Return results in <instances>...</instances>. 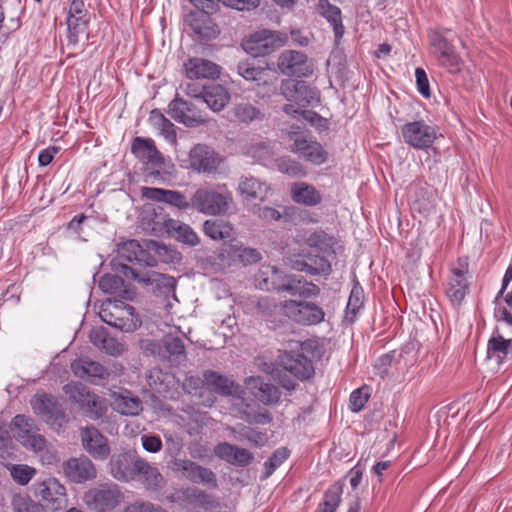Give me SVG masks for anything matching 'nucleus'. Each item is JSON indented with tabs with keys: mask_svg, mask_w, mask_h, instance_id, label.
<instances>
[{
	"mask_svg": "<svg viewBox=\"0 0 512 512\" xmlns=\"http://www.w3.org/2000/svg\"><path fill=\"white\" fill-rule=\"evenodd\" d=\"M214 454L234 466H248L254 459L253 454L245 449L228 442H221L214 448Z\"/></svg>",
	"mask_w": 512,
	"mask_h": 512,
	"instance_id": "b1692460",
	"label": "nucleus"
},
{
	"mask_svg": "<svg viewBox=\"0 0 512 512\" xmlns=\"http://www.w3.org/2000/svg\"><path fill=\"white\" fill-rule=\"evenodd\" d=\"M203 231L206 236L213 240H225L233 235L232 226L220 219H209L203 224Z\"/></svg>",
	"mask_w": 512,
	"mask_h": 512,
	"instance_id": "49530a36",
	"label": "nucleus"
},
{
	"mask_svg": "<svg viewBox=\"0 0 512 512\" xmlns=\"http://www.w3.org/2000/svg\"><path fill=\"white\" fill-rule=\"evenodd\" d=\"M173 218L165 213L163 208L153 209L146 211L142 217V226L146 231H149L156 236L168 235L171 228H173Z\"/></svg>",
	"mask_w": 512,
	"mask_h": 512,
	"instance_id": "5701e85b",
	"label": "nucleus"
},
{
	"mask_svg": "<svg viewBox=\"0 0 512 512\" xmlns=\"http://www.w3.org/2000/svg\"><path fill=\"white\" fill-rule=\"evenodd\" d=\"M293 151L314 165H321L327 160V152L322 145L305 137H296L294 139Z\"/></svg>",
	"mask_w": 512,
	"mask_h": 512,
	"instance_id": "cd10ccee",
	"label": "nucleus"
},
{
	"mask_svg": "<svg viewBox=\"0 0 512 512\" xmlns=\"http://www.w3.org/2000/svg\"><path fill=\"white\" fill-rule=\"evenodd\" d=\"M245 385L254 398L264 405H275L280 400L279 389L275 385L265 382L260 376L248 377L245 380Z\"/></svg>",
	"mask_w": 512,
	"mask_h": 512,
	"instance_id": "6ab92c4d",
	"label": "nucleus"
},
{
	"mask_svg": "<svg viewBox=\"0 0 512 512\" xmlns=\"http://www.w3.org/2000/svg\"><path fill=\"white\" fill-rule=\"evenodd\" d=\"M203 377L205 383L220 395L236 398H242L244 395L242 387L229 377L214 371H205Z\"/></svg>",
	"mask_w": 512,
	"mask_h": 512,
	"instance_id": "bb28decb",
	"label": "nucleus"
},
{
	"mask_svg": "<svg viewBox=\"0 0 512 512\" xmlns=\"http://www.w3.org/2000/svg\"><path fill=\"white\" fill-rule=\"evenodd\" d=\"M209 14L204 12L189 15L188 24L199 40H211L219 35V29Z\"/></svg>",
	"mask_w": 512,
	"mask_h": 512,
	"instance_id": "473e14b6",
	"label": "nucleus"
},
{
	"mask_svg": "<svg viewBox=\"0 0 512 512\" xmlns=\"http://www.w3.org/2000/svg\"><path fill=\"white\" fill-rule=\"evenodd\" d=\"M277 167L280 172L291 177H303L306 175L304 167L297 161L290 158H281L277 161Z\"/></svg>",
	"mask_w": 512,
	"mask_h": 512,
	"instance_id": "864d4df0",
	"label": "nucleus"
},
{
	"mask_svg": "<svg viewBox=\"0 0 512 512\" xmlns=\"http://www.w3.org/2000/svg\"><path fill=\"white\" fill-rule=\"evenodd\" d=\"M281 95L300 107H307L319 101L318 91L302 80H283L280 85Z\"/></svg>",
	"mask_w": 512,
	"mask_h": 512,
	"instance_id": "9d476101",
	"label": "nucleus"
},
{
	"mask_svg": "<svg viewBox=\"0 0 512 512\" xmlns=\"http://www.w3.org/2000/svg\"><path fill=\"white\" fill-rule=\"evenodd\" d=\"M415 77L419 93L426 98L430 97L429 81L426 72L422 68H416Z\"/></svg>",
	"mask_w": 512,
	"mask_h": 512,
	"instance_id": "69168bd1",
	"label": "nucleus"
},
{
	"mask_svg": "<svg viewBox=\"0 0 512 512\" xmlns=\"http://www.w3.org/2000/svg\"><path fill=\"white\" fill-rule=\"evenodd\" d=\"M255 213L260 219L266 222L279 221L282 218L280 211L268 206L257 207Z\"/></svg>",
	"mask_w": 512,
	"mask_h": 512,
	"instance_id": "0e129e2a",
	"label": "nucleus"
},
{
	"mask_svg": "<svg viewBox=\"0 0 512 512\" xmlns=\"http://www.w3.org/2000/svg\"><path fill=\"white\" fill-rule=\"evenodd\" d=\"M280 365L299 379H308L313 373L311 361L301 353L285 352L280 357Z\"/></svg>",
	"mask_w": 512,
	"mask_h": 512,
	"instance_id": "393cba45",
	"label": "nucleus"
},
{
	"mask_svg": "<svg viewBox=\"0 0 512 512\" xmlns=\"http://www.w3.org/2000/svg\"><path fill=\"white\" fill-rule=\"evenodd\" d=\"M63 390L72 402L79 405L83 414L88 418L98 420L105 415L107 406L104 400L90 393L84 385L80 383H69L63 387Z\"/></svg>",
	"mask_w": 512,
	"mask_h": 512,
	"instance_id": "39448f33",
	"label": "nucleus"
},
{
	"mask_svg": "<svg viewBox=\"0 0 512 512\" xmlns=\"http://www.w3.org/2000/svg\"><path fill=\"white\" fill-rule=\"evenodd\" d=\"M292 200L304 206H316L321 203L320 192L311 184L306 182H295L291 185Z\"/></svg>",
	"mask_w": 512,
	"mask_h": 512,
	"instance_id": "4c0bfd02",
	"label": "nucleus"
},
{
	"mask_svg": "<svg viewBox=\"0 0 512 512\" xmlns=\"http://www.w3.org/2000/svg\"><path fill=\"white\" fill-rule=\"evenodd\" d=\"M34 412L51 426L61 427L65 422V413L57 399L50 395H36L31 400Z\"/></svg>",
	"mask_w": 512,
	"mask_h": 512,
	"instance_id": "4468645a",
	"label": "nucleus"
},
{
	"mask_svg": "<svg viewBox=\"0 0 512 512\" xmlns=\"http://www.w3.org/2000/svg\"><path fill=\"white\" fill-rule=\"evenodd\" d=\"M308 265H309V274L310 275H319V274H329L331 271L330 262L322 256L314 255L308 256Z\"/></svg>",
	"mask_w": 512,
	"mask_h": 512,
	"instance_id": "6e6d98bb",
	"label": "nucleus"
},
{
	"mask_svg": "<svg viewBox=\"0 0 512 512\" xmlns=\"http://www.w3.org/2000/svg\"><path fill=\"white\" fill-rule=\"evenodd\" d=\"M11 506L14 512H40L28 496L16 494L12 498Z\"/></svg>",
	"mask_w": 512,
	"mask_h": 512,
	"instance_id": "13d9d810",
	"label": "nucleus"
},
{
	"mask_svg": "<svg viewBox=\"0 0 512 512\" xmlns=\"http://www.w3.org/2000/svg\"><path fill=\"white\" fill-rule=\"evenodd\" d=\"M197 102L186 101L178 95L169 103L168 114L175 121L187 127H197L206 123V115L198 108Z\"/></svg>",
	"mask_w": 512,
	"mask_h": 512,
	"instance_id": "6e6552de",
	"label": "nucleus"
},
{
	"mask_svg": "<svg viewBox=\"0 0 512 512\" xmlns=\"http://www.w3.org/2000/svg\"><path fill=\"white\" fill-rule=\"evenodd\" d=\"M71 369L77 377L90 381L104 379L108 376V372L103 365L87 357L75 360L71 364Z\"/></svg>",
	"mask_w": 512,
	"mask_h": 512,
	"instance_id": "72a5a7b5",
	"label": "nucleus"
},
{
	"mask_svg": "<svg viewBox=\"0 0 512 512\" xmlns=\"http://www.w3.org/2000/svg\"><path fill=\"white\" fill-rule=\"evenodd\" d=\"M184 70L189 80L215 79L220 74V67L203 58H190L184 63Z\"/></svg>",
	"mask_w": 512,
	"mask_h": 512,
	"instance_id": "c85d7f7f",
	"label": "nucleus"
},
{
	"mask_svg": "<svg viewBox=\"0 0 512 512\" xmlns=\"http://www.w3.org/2000/svg\"><path fill=\"white\" fill-rule=\"evenodd\" d=\"M229 191H219L211 188H199L191 198L192 207L206 215L225 214L232 203Z\"/></svg>",
	"mask_w": 512,
	"mask_h": 512,
	"instance_id": "20e7f679",
	"label": "nucleus"
},
{
	"mask_svg": "<svg viewBox=\"0 0 512 512\" xmlns=\"http://www.w3.org/2000/svg\"><path fill=\"white\" fill-rule=\"evenodd\" d=\"M363 306V290L360 287H354L351 290L347 303V313L356 315Z\"/></svg>",
	"mask_w": 512,
	"mask_h": 512,
	"instance_id": "e2e57ef3",
	"label": "nucleus"
},
{
	"mask_svg": "<svg viewBox=\"0 0 512 512\" xmlns=\"http://www.w3.org/2000/svg\"><path fill=\"white\" fill-rule=\"evenodd\" d=\"M289 451L282 447L274 451L268 461L265 462V478H268L272 473L288 458Z\"/></svg>",
	"mask_w": 512,
	"mask_h": 512,
	"instance_id": "5fc2aeb1",
	"label": "nucleus"
},
{
	"mask_svg": "<svg viewBox=\"0 0 512 512\" xmlns=\"http://www.w3.org/2000/svg\"><path fill=\"white\" fill-rule=\"evenodd\" d=\"M230 94L222 85L207 86L201 104H206L212 111H221L229 102Z\"/></svg>",
	"mask_w": 512,
	"mask_h": 512,
	"instance_id": "79ce46f5",
	"label": "nucleus"
},
{
	"mask_svg": "<svg viewBox=\"0 0 512 512\" xmlns=\"http://www.w3.org/2000/svg\"><path fill=\"white\" fill-rule=\"evenodd\" d=\"M190 167L197 172H212L219 164L216 153L208 146L197 144L189 153Z\"/></svg>",
	"mask_w": 512,
	"mask_h": 512,
	"instance_id": "4be33fe9",
	"label": "nucleus"
},
{
	"mask_svg": "<svg viewBox=\"0 0 512 512\" xmlns=\"http://www.w3.org/2000/svg\"><path fill=\"white\" fill-rule=\"evenodd\" d=\"M277 68L283 75L292 77H308L313 74L314 67L308 57L296 50H285L277 59Z\"/></svg>",
	"mask_w": 512,
	"mask_h": 512,
	"instance_id": "1a4fd4ad",
	"label": "nucleus"
},
{
	"mask_svg": "<svg viewBox=\"0 0 512 512\" xmlns=\"http://www.w3.org/2000/svg\"><path fill=\"white\" fill-rule=\"evenodd\" d=\"M365 390V388H358L351 393L349 407L353 412H359L368 401L369 394Z\"/></svg>",
	"mask_w": 512,
	"mask_h": 512,
	"instance_id": "680f3d73",
	"label": "nucleus"
},
{
	"mask_svg": "<svg viewBox=\"0 0 512 512\" xmlns=\"http://www.w3.org/2000/svg\"><path fill=\"white\" fill-rule=\"evenodd\" d=\"M244 305L249 313L258 314L262 317H270L277 309L279 310V305L276 304L274 299L267 296L249 297Z\"/></svg>",
	"mask_w": 512,
	"mask_h": 512,
	"instance_id": "c03bdc74",
	"label": "nucleus"
},
{
	"mask_svg": "<svg viewBox=\"0 0 512 512\" xmlns=\"http://www.w3.org/2000/svg\"><path fill=\"white\" fill-rule=\"evenodd\" d=\"M131 151L143 163L146 180L165 181L173 176L174 164L159 152L151 138H134Z\"/></svg>",
	"mask_w": 512,
	"mask_h": 512,
	"instance_id": "f257e3e1",
	"label": "nucleus"
},
{
	"mask_svg": "<svg viewBox=\"0 0 512 512\" xmlns=\"http://www.w3.org/2000/svg\"><path fill=\"white\" fill-rule=\"evenodd\" d=\"M84 450L96 460H106L111 452L109 440L96 427L89 425L80 429Z\"/></svg>",
	"mask_w": 512,
	"mask_h": 512,
	"instance_id": "ddd939ff",
	"label": "nucleus"
},
{
	"mask_svg": "<svg viewBox=\"0 0 512 512\" xmlns=\"http://www.w3.org/2000/svg\"><path fill=\"white\" fill-rule=\"evenodd\" d=\"M207 86H199L192 82L183 83L181 88L183 91L190 97H192L195 102L201 103L203 99V93Z\"/></svg>",
	"mask_w": 512,
	"mask_h": 512,
	"instance_id": "774afa93",
	"label": "nucleus"
},
{
	"mask_svg": "<svg viewBox=\"0 0 512 512\" xmlns=\"http://www.w3.org/2000/svg\"><path fill=\"white\" fill-rule=\"evenodd\" d=\"M319 8L320 14L332 25L335 37L340 39L344 34L341 10L337 6L330 4L328 0H320Z\"/></svg>",
	"mask_w": 512,
	"mask_h": 512,
	"instance_id": "a18cd8bd",
	"label": "nucleus"
},
{
	"mask_svg": "<svg viewBox=\"0 0 512 512\" xmlns=\"http://www.w3.org/2000/svg\"><path fill=\"white\" fill-rule=\"evenodd\" d=\"M122 494L116 484H101L89 489L83 496L88 509L95 512L113 510L121 502Z\"/></svg>",
	"mask_w": 512,
	"mask_h": 512,
	"instance_id": "0eeeda50",
	"label": "nucleus"
},
{
	"mask_svg": "<svg viewBox=\"0 0 512 512\" xmlns=\"http://www.w3.org/2000/svg\"><path fill=\"white\" fill-rule=\"evenodd\" d=\"M123 345L119 343L115 338L110 337L108 334L103 340V346L101 348V351L112 355L117 356L120 355L123 352Z\"/></svg>",
	"mask_w": 512,
	"mask_h": 512,
	"instance_id": "338daca9",
	"label": "nucleus"
},
{
	"mask_svg": "<svg viewBox=\"0 0 512 512\" xmlns=\"http://www.w3.org/2000/svg\"><path fill=\"white\" fill-rule=\"evenodd\" d=\"M279 311L291 321L304 325H317L324 321L325 312L314 302L285 300L279 304Z\"/></svg>",
	"mask_w": 512,
	"mask_h": 512,
	"instance_id": "423d86ee",
	"label": "nucleus"
},
{
	"mask_svg": "<svg viewBox=\"0 0 512 512\" xmlns=\"http://www.w3.org/2000/svg\"><path fill=\"white\" fill-rule=\"evenodd\" d=\"M269 191V186L253 176H243L238 183V192L249 200H264Z\"/></svg>",
	"mask_w": 512,
	"mask_h": 512,
	"instance_id": "ea45409f",
	"label": "nucleus"
},
{
	"mask_svg": "<svg viewBox=\"0 0 512 512\" xmlns=\"http://www.w3.org/2000/svg\"><path fill=\"white\" fill-rule=\"evenodd\" d=\"M98 286L104 293L117 295L125 300H133L135 297V290L126 286L124 280L115 274L103 275L98 282Z\"/></svg>",
	"mask_w": 512,
	"mask_h": 512,
	"instance_id": "c9c22d12",
	"label": "nucleus"
},
{
	"mask_svg": "<svg viewBox=\"0 0 512 512\" xmlns=\"http://www.w3.org/2000/svg\"><path fill=\"white\" fill-rule=\"evenodd\" d=\"M165 351L176 359L185 356V346L178 337L166 336L162 340Z\"/></svg>",
	"mask_w": 512,
	"mask_h": 512,
	"instance_id": "4d7b16f0",
	"label": "nucleus"
},
{
	"mask_svg": "<svg viewBox=\"0 0 512 512\" xmlns=\"http://www.w3.org/2000/svg\"><path fill=\"white\" fill-rule=\"evenodd\" d=\"M142 196L146 199L169 204L179 210H187L192 206L186 196L180 191L155 187H143Z\"/></svg>",
	"mask_w": 512,
	"mask_h": 512,
	"instance_id": "aec40b11",
	"label": "nucleus"
},
{
	"mask_svg": "<svg viewBox=\"0 0 512 512\" xmlns=\"http://www.w3.org/2000/svg\"><path fill=\"white\" fill-rule=\"evenodd\" d=\"M172 226L173 228H171L167 236L173 237L189 246H196L199 244L200 239L198 235L189 225L174 219Z\"/></svg>",
	"mask_w": 512,
	"mask_h": 512,
	"instance_id": "de8ad7c7",
	"label": "nucleus"
},
{
	"mask_svg": "<svg viewBox=\"0 0 512 512\" xmlns=\"http://www.w3.org/2000/svg\"><path fill=\"white\" fill-rule=\"evenodd\" d=\"M63 469L67 478L75 483H82L96 477L95 466L86 457L68 460Z\"/></svg>",
	"mask_w": 512,
	"mask_h": 512,
	"instance_id": "a878e982",
	"label": "nucleus"
},
{
	"mask_svg": "<svg viewBox=\"0 0 512 512\" xmlns=\"http://www.w3.org/2000/svg\"><path fill=\"white\" fill-rule=\"evenodd\" d=\"M85 0H72L67 17L68 42L76 45L79 36L87 33Z\"/></svg>",
	"mask_w": 512,
	"mask_h": 512,
	"instance_id": "dca6fc26",
	"label": "nucleus"
},
{
	"mask_svg": "<svg viewBox=\"0 0 512 512\" xmlns=\"http://www.w3.org/2000/svg\"><path fill=\"white\" fill-rule=\"evenodd\" d=\"M140 458L124 452L114 455L109 463L111 475L119 481H130L136 476V464Z\"/></svg>",
	"mask_w": 512,
	"mask_h": 512,
	"instance_id": "412c9836",
	"label": "nucleus"
},
{
	"mask_svg": "<svg viewBox=\"0 0 512 512\" xmlns=\"http://www.w3.org/2000/svg\"><path fill=\"white\" fill-rule=\"evenodd\" d=\"M124 512H167L161 506L143 500H136L125 507Z\"/></svg>",
	"mask_w": 512,
	"mask_h": 512,
	"instance_id": "052dcab7",
	"label": "nucleus"
},
{
	"mask_svg": "<svg viewBox=\"0 0 512 512\" xmlns=\"http://www.w3.org/2000/svg\"><path fill=\"white\" fill-rule=\"evenodd\" d=\"M342 488L334 485L327 489L323 502L319 504L315 512H336L341 503Z\"/></svg>",
	"mask_w": 512,
	"mask_h": 512,
	"instance_id": "8fccbe9b",
	"label": "nucleus"
},
{
	"mask_svg": "<svg viewBox=\"0 0 512 512\" xmlns=\"http://www.w3.org/2000/svg\"><path fill=\"white\" fill-rule=\"evenodd\" d=\"M487 357L498 364L512 357V338H505L497 328L488 340Z\"/></svg>",
	"mask_w": 512,
	"mask_h": 512,
	"instance_id": "2f4dec72",
	"label": "nucleus"
},
{
	"mask_svg": "<svg viewBox=\"0 0 512 512\" xmlns=\"http://www.w3.org/2000/svg\"><path fill=\"white\" fill-rule=\"evenodd\" d=\"M15 438L26 448L41 451L46 446L45 438L33 432L32 420L24 415H17L12 421Z\"/></svg>",
	"mask_w": 512,
	"mask_h": 512,
	"instance_id": "2eb2a0df",
	"label": "nucleus"
},
{
	"mask_svg": "<svg viewBox=\"0 0 512 512\" xmlns=\"http://www.w3.org/2000/svg\"><path fill=\"white\" fill-rule=\"evenodd\" d=\"M174 470L181 472L182 475L193 483L208 484L212 487L217 486L216 475L213 471L187 459H175Z\"/></svg>",
	"mask_w": 512,
	"mask_h": 512,
	"instance_id": "f3484780",
	"label": "nucleus"
},
{
	"mask_svg": "<svg viewBox=\"0 0 512 512\" xmlns=\"http://www.w3.org/2000/svg\"><path fill=\"white\" fill-rule=\"evenodd\" d=\"M284 273L273 265H262L255 275V285L261 290H276L283 287Z\"/></svg>",
	"mask_w": 512,
	"mask_h": 512,
	"instance_id": "7c9ffc66",
	"label": "nucleus"
},
{
	"mask_svg": "<svg viewBox=\"0 0 512 512\" xmlns=\"http://www.w3.org/2000/svg\"><path fill=\"white\" fill-rule=\"evenodd\" d=\"M36 495L39 496L43 505L51 510L58 511L66 507V488L56 479L48 478L36 485Z\"/></svg>",
	"mask_w": 512,
	"mask_h": 512,
	"instance_id": "9b49d317",
	"label": "nucleus"
},
{
	"mask_svg": "<svg viewBox=\"0 0 512 512\" xmlns=\"http://www.w3.org/2000/svg\"><path fill=\"white\" fill-rule=\"evenodd\" d=\"M405 143L416 149L430 147L436 139V130L427 125L424 121H413L406 123L401 129Z\"/></svg>",
	"mask_w": 512,
	"mask_h": 512,
	"instance_id": "f8f14e48",
	"label": "nucleus"
},
{
	"mask_svg": "<svg viewBox=\"0 0 512 512\" xmlns=\"http://www.w3.org/2000/svg\"><path fill=\"white\" fill-rule=\"evenodd\" d=\"M232 114L236 121L246 125L261 122L265 118V113L260 105L245 99L234 104Z\"/></svg>",
	"mask_w": 512,
	"mask_h": 512,
	"instance_id": "f704fd0d",
	"label": "nucleus"
},
{
	"mask_svg": "<svg viewBox=\"0 0 512 512\" xmlns=\"http://www.w3.org/2000/svg\"><path fill=\"white\" fill-rule=\"evenodd\" d=\"M431 44L438 54L439 63L450 71H457L460 59L447 39L440 34H434L431 37Z\"/></svg>",
	"mask_w": 512,
	"mask_h": 512,
	"instance_id": "c756f323",
	"label": "nucleus"
},
{
	"mask_svg": "<svg viewBox=\"0 0 512 512\" xmlns=\"http://www.w3.org/2000/svg\"><path fill=\"white\" fill-rule=\"evenodd\" d=\"M467 266L460 264L451 269L445 293L453 305H460L468 292Z\"/></svg>",
	"mask_w": 512,
	"mask_h": 512,
	"instance_id": "a211bd4d",
	"label": "nucleus"
},
{
	"mask_svg": "<svg viewBox=\"0 0 512 512\" xmlns=\"http://www.w3.org/2000/svg\"><path fill=\"white\" fill-rule=\"evenodd\" d=\"M99 317L111 327L133 332L141 324L133 306L119 300L107 299L100 307Z\"/></svg>",
	"mask_w": 512,
	"mask_h": 512,
	"instance_id": "f03ea898",
	"label": "nucleus"
},
{
	"mask_svg": "<svg viewBox=\"0 0 512 512\" xmlns=\"http://www.w3.org/2000/svg\"><path fill=\"white\" fill-rule=\"evenodd\" d=\"M187 498L205 509L213 508L217 505V502L209 494L197 488L190 490Z\"/></svg>",
	"mask_w": 512,
	"mask_h": 512,
	"instance_id": "bf43d9fd",
	"label": "nucleus"
},
{
	"mask_svg": "<svg viewBox=\"0 0 512 512\" xmlns=\"http://www.w3.org/2000/svg\"><path fill=\"white\" fill-rule=\"evenodd\" d=\"M286 41L284 33L262 29L248 35L242 47L252 57H264L283 47Z\"/></svg>",
	"mask_w": 512,
	"mask_h": 512,
	"instance_id": "7ed1b4c3",
	"label": "nucleus"
},
{
	"mask_svg": "<svg viewBox=\"0 0 512 512\" xmlns=\"http://www.w3.org/2000/svg\"><path fill=\"white\" fill-rule=\"evenodd\" d=\"M136 476L148 490L155 491L164 484V478L158 468L141 458L136 464Z\"/></svg>",
	"mask_w": 512,
	"mask_h": 512,
	"instance_id": "e433bc0d",
	"label": "nucleus"
},
{
	"mask_svg": "<svg viewBox=\"0 0 512 512\" xmlns=\"http://www.w3.org/2000/svg\"><path fill=\"white\" fill-rule=\"evenodd\" d=\"M228 264L253 265L261 261L262 254L259 250L243 245H230L226 250Z\"/></svg>",
	"mask_w": 512,
	"mask_h": 512,
	"instance_id": "58836bf2",
	"label": "nucleus"
},
{
	"mask_svg": "<svg viewBox=\"0 0 512 512\" xmlns=\"http://www.w3.org/2000/svg\"><path fill=\"white\" fill-rule=\"evenodd\" d=\"M111 406L115 411L126 416H136L142 410L141 400L128 391L114 394Z\"/></svg>",
	"mask_w": 512,
	"mask_h": 512,
	"instance_id": "37998d69",
	"label": "nucleus"
},
{
	"mask_svg": "<svg viewBox=\"0 0 512 512\" xmlns=\"http://www.w3.org/2000/svg\"><path fill=\"white\" fill-rule=\"evenodd\" d=\"M238 74L247 81L258 82L265 78V74L270 72L269 67H256L249 62H240L237 66Z\"/></svg>",
	"mask_w": 512,
	"mask_h": 512,
	"instance_id": "3c124183",
	"label": "nucleus"
},
{
	"mask_svg": "<svg viewBox=\"0 0 512 512\" xmlns=\"http://www.w3.org/2000/svg\"><path fill=\"white\" fill-rule=\"evenodd\" d=\"M127 270L128 272H125L126 276H131V278L134 279L135 281L144 283L146 285L157 283L158 285L163 284L168 288H173L175 286V280L173 277H168L155 272H152L151 274H147L145 276H140L135 269L127 268Z\"/></svg>",
	"mask_w": 512,
	"mask_h": 512,
	"instance_id": "09e8293b",
	"label": "nucleus"
},
{
	"mask_svg": "<svg viewBox=\"0 0 512 512\" xmlns=\"http://www.w3.org/2000/svg\"><path fill=\"white\" fill-rule=\"evenodd\" d=\"M118 257L128 262H145L147 265H154L155 259L141 247L137 240H128L118 246Z\"/></svg>",
	"mask_w": 512,
	"mask_h": 512,
	"instance_id": "a19ab883",
	"label": "nucleus"
},
{
	"mask_svg": "<svg viewBox=\"0 0 512 512\" xmlns=\"http://www.w3.org/2000/svg\"><path fill=\"white\" fill-rule=\"evenodd\" d=\"M7 469L12 479L19 485H27L36 475V469L26 464H8Z\"/></svg>",
	"mask_w": 512,
	"mask_h": 512,
	"instance_id": "603ef678",
	"label": "nucleus"
}]
</instances>
